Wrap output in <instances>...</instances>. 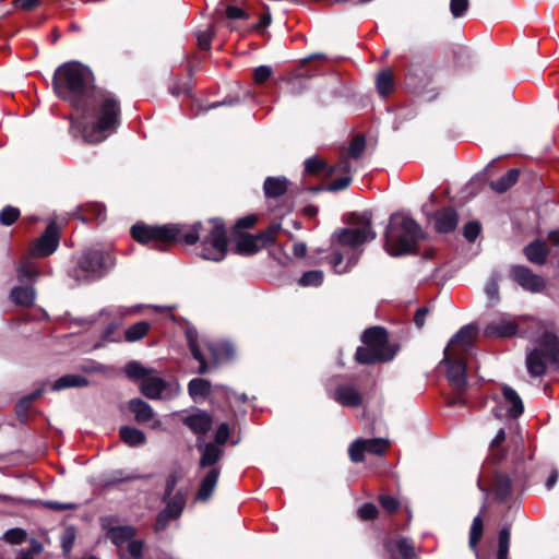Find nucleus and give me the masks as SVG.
<instances>
[{
    "label": "nucleus",
    "instance_id": "1",
    "mask_svg": "<svg viewBox=\"0 0 559 559\" xmlns=\"http://www.w3.org/2000/svg\"><path fill=\"white\" fill-rule=\"evenodd\" d=\"M131 235L138 242L157 250H164L174 241L183 240L187 245H193L201 239L200 255L214 262H221L227 253L226 229L219 218L198 222L190 227L177 224L155 227L135 224Z\"/></svg>",
    "mask_w": 559,
    "mask_h": 559
},
{
    "label": "nucleus",
    "instance_id": "2",
    "mask_svg": "<svg viewBox=\"0 0 559 559\" xmlns=\"http://www.w3.org/2000/svg\"><path fill=\"white\" fill-rule=\"evenodd\" d=\"M540 332L537 338L538 346L531 350L526 356L527 371L532 377H540L546 372L547 364L559 368V340L557 335L542 322L536 319L512 320L509 317H502L497 321L490 322L485 333L488 336L509 337L518 333L531 337L532 333L525 331L523 325Z\"/></svg>",
    "mask_w": 559,
    "mask_h": 559
},
{
    "label": "nucleus",
    "instance_id": "3",
    "mask_svg": "<svg viewBox=\"0 0 559 559\" xmlns=\"http://www.w3.org/2000/svg\"><path fill=\"white\" fill-rule=\"evenodd\" d=\"M83 115L80 120L73 121L71 128L79 132L87 143H100L117 131L120 123V104L114 94L97 92L92 103L81 108Z\"/></svg>",
    "mask_w": 559,
    "mask_h": 559
},
{
    "label": "nucleus",
    "instance_id": "4",
    "mask_svg": "<svg viewBox=\"0 0 559 559\" xmlns=\"http://www.w3.org/2000/svg\"><path fill=\"white\" fill-rule=\"evenodd\" d=\"M52 86L58 97L75 108H84L93 86V73L79 62H66L55 71Z\"/></svg>",
    "mask_w": 559,
    "mask_h": 559
},
{
    "label": "nucleus",
    "instance_id": "5",
    "mask_svg": "<svg viewBox=\"0 0 559 559\" xmlns=\"http://www.w3.org/2000/svg\"><path fill=\"white\" fill-rule=\"evenodd\" d=\"M423 238L420 226L412 217L394 214L385 231V249L391 255L411 253Z\"/></svg>",
    "mask_w": 559,
    "mask_h": 559
},
{
    "label": "nucleus",
    "instance_id": "6",
    "mask_svg": "<svg viewBox=\"0 0 559 559\" xmlns=\"http://www.w3.org/2000/svg\"><path fill=\"white\" fill-rule=\"evenodd\" d=\"M197 449L200 453V468H210L202 478L195 496L198 501L205 502L211 498L217 485L221 475V467L217 466V463L223 457L224 450L218 444L204 441L203 438H198Z\"/></svg>",
    "mask_w": 559,
    "mask_h": 559
},
{
    "label": "nucleus",
    "instance_id": "7",
    "mask_svg": "<svg viewBox=\"0 0 559 559\" xmlns=\"http://www.w3.org/2000/svg\"><path fill=\"white\" fill-rule=\"evenodd\" d=\"M349 226L341 228L332 234V241L349 248V251L366 242L372 241L377 234L372 229V216L370 212L353 213L348 218Z\"/></svg>",
    "mask_w": 559,
    "mask_h": 559
},
{
    "label": "nucleus",
    "instance_id": "8",
    "mask_svg": "<svg viewBox=\"0 0 559 559\" xmlns=\"http://www.w3.org/2000/svg\"><path fill=\"white\" fill-rule=\"evenodd\" d=\"M364 347H358L356 360L360 364L385 362L395 356L396 348L388 341L386 331L381 326H372L365 331Z\"/></svg>",
    "mask_w": 559,
    "mask_h": 559
},
{
    "label": "nucleus",
    "instance_id": "9",
    "mask_svg": "<svg viewBox=\"0 0 559 559\" xmlns=\"http://www.w3.org/2000/svg\"><path fill=\"white\" fill-rule=\"evenodd\" d=\"M187 340L189 344V348L194 357L200 362L199 366V373H205L210 370L211 365L217 366L218 364L226 361L230 359L234 356V348L233 346L227 342L222 343H212L206 342L205 348L209 352V359L210 362H207V358L205 354L200 349L198 345V333L194 329L188 328L187 329Z\"/></svg>",
    "mask_w": 559,
    "mask_h": 559
},
{
    "label": "nucleus",
    "instance_id": "10",
    "mask_svg": "<svg viewBox=\"0 0 559 559\" xmlns=\"http://www.w3.org/2000/svg\"><path fill=\"white\" fill-rule=\"evenodd\" d=\"M114 265L115 258L109 251L90 249L78 259L72 276L78 281L99 278Z\"/></svg>",
    "mask_w": 559,
    "mask_h": 559
},
{
    "label": "nucleus",
    "instance_id": "11",
    "mask_svg": "<svg viewBox=\"0 0 559 559\" xmlns=\"http://www.w3.org/2000/svg\"><path fill=\"white\" fill-rule=\"evenodd\" d=\"M388 448V440L382 438L357 439L350 443L348 454L354 463L364 461L365 453L383 455Z\"/></svg>",
    "mask_w": 559,
    "mask_h": 559
},
{
    "label": "nucleus",
    "instance_id": "12",
    "mask_svg": "<svg viewBox=\"0 0 559 559\" xmlns=\"http://www.w3.org/2000/svg\"><path fill=\"white\" fill-rule=\"evenodd\" d=\"M477 335V329L473 325L463 326L455 335L452 336L448 346L444 350H447V358L451 357V355H459L466 357L467 354L472 350L473 341Z\"/></svg>",
    "mask_w": 559,
    "mask_h": 559
},
{
    "label": "nucleus",
    "instance_id": "13",
    "mask_svg": "<svg viewBox=\"0 0 559 559\" xmlns=\"http://www.w3.org/2000/svg\"><path fill=\"white\" fill-rule=\"evenodd\" d=\"M59 246V228L55 222L46 227L45 233L37 238L32 247L31 254L37 258H44L52 254Z\"/></svg>",
    "mask_w": 559,
    "mask_h": 559
},
{
    "label": "nucleus",
    "instance_id": "14",
    "mask_svg": "<svg viewBox=\"0 0 559 559\" xmlns=\"http://www.w3.org/2000/svg\"><path fill=\"white\" fill-rule=\"evenodd\" d=\"M466 357L459 355H451L447 358V350H444V357L442 362L448 367L447 378L453 389L459 393L462 392L466 386Z\"/></svg>",
    "mask_w": 559,
    "mask_h": 559
},
{
    "label": "nucleus",
    "instance_id": "15",
    "mask_svg": "<svg viewBox=\"0 0 559 559\" xmlns=\"http://www.w3.org/2000/svg\"><path fill=\"white\" fill-rule=\"evenodd\" d=\"M510 276L523 289L528 290L531 293H540L546 287L545 280L524 265L512 266L510 271Z\"/></svg>",
    "mask_w": 559,
    "mask_h": 559
},
{
    "label": "nucleus",
    "instance_id": "16",
    "mask_svg": "<svg viewBox=\"0 0 559 559\" xmlns=\"http://www.w3.org/2000/svg\"><path fill=\"white\" fill-rule=\"evenodd\" d=\"M129 408L134 414L138 423L147 425L151 428L157 429L160 427V420L156 417L153 408L140 399H133L129 402Z\"/></svg>",
    "mask_w": 559,
    "mask_h": 559
},
{
    "label": "nucleus",
    "instance_id": "17",
    "mask_svg": "<svg viewBox=\"0 0 559 559\" xmlns=\"http://www.w3.org/2000/svg\"><path fill=\"white\" fill-rule=\"evenodd\" d=\"M141 390L146 397L152 400L162 399L168 395V391H174L171 384L158 377H146L142 381Z\"/></svg>",
    "mask_w": 559,
    "mask_h": 559
},
{
    "label": "nucleus",
    "instance_id": "18",
    "mask_svg": "<svg viewBox=\"0 0 559 559\" xmlns=\"http://www.w3.org/2000/svg\"><path fill=\"white\" fill-rule=\"evenodd\" d=\"M361 250H353L346 253V262L344 263V254L340 251H334L331 255L329 263L337 274H345L349 272L359 261Z\"/></svg>",
    "mask_w": 559,
    "mask_h": 559
},
{
    "label": "nucleus",
    "instance_id": "19",
    "mask_svg": "<svg viewBox=\"0 0 559 559\" xmlns=\"http://www.w3.org/2000/svg\"><path fill=\"white\" fill-rule=\"evenodd\" d=\"M183 423L194 433L204 435L211 429L213 420L206 412L198 409L197 412L186 416L183 418Z\"/></svg>",
    "mask_w": 559,
    "mask_h": 559
},
{
    "label": "nucleus",
    "instance_id": "20",
    "mask_svg": "<svg viewBox=\"0 0 559 559\" xmlns=\"http://www.w3.org/2000/svg\"><path fill=\"white\" fill-rule=\"evenodd\" d=\"M526 259L537 265H544L549 257V248L542 240H535L524 247Z\"/></svg>",
    "mask_w": 559,
    "mask_h": 559
},
{
    "label": "nucleus",
    "instance_id": "21",
    "mask_svg": "<svg viewBox=\"0 0 559 559\" xmlns=\"http://www.w3.org/2000/svg\"><path fill=\"white\" fill-rule=\"evenodd\" d=\"M110 540L117 546L120 551L124 546L131 543L135 535V530L130 525L111 527L108 533Z\"/></svg>",
    "mask_w": 559,
    "mask_h": 559
},
{
    "label": "nucleus",
    "instance_id": "22",
    "mask_svg": "<svg viewBox=\"0 0 559 559\" xmlns=\"http://www.w3.org/2000/svg\"><path fill=\"white\" fill-rule=\"evenodd\" d=\"M334 400L343 406H358L361 403V394L353 385H340L334 393Z\"/></svg>",
    "mask_w": 559,
    "mask_h": 559
},
{
    "label": "nucleus",
    "instance_id": "23",
    "mask_svg": "<svg viewBox=\"0 0 559 559\" xmlns=\"http://www.w3.org/2000/svg\"><path fill=\"white\" fill-rule=\"evenodd\" d=\"M435 225L440 233H450L455 229L457 225V215L451 207L443 209L436 213Z\"/></svg>",
    "mask_w": 559,
    "mask_h": 559
},
{
    "label": "nucleus",
    "instance_id": "24",
    "mask_svg": "<svg viewBox=\"0 0 559 559\" xmlns=\"http://www.w3.org/2000/svg\"><path fill=\"white\" fill-rule=\"evenodd\" d=\"M502 395L508 406L507 413L510 417H518L523 413V403L519 394L510 386H502Z\"/></svg>",
    "mask_w": 559,
    "mask_h": 559
},
{
    "label": "nucleus",
    "instance_id": "25",
    "mask_svg": "<svg viewBox=\"0 0 559 559\" xmlns=\"http://www.w3.org/2000/svg\"><path fill=\"white\" fill-rule=\"evenodd\" d=\"M88 380L84 376L81 374H64L57 379L51 384L52 391H61L66 389H72V388H84L88 385Z\"/></svg>",
    "mask_w": 559,
    "mask_h": 559
},
{
    "label": "nucleus",
    "instance_id": "26",
    "mask_svg": "<svg viewBox=\"0 0 559 559\" xmlns=\"http://www.w3.org/2000/svg\"><path fill=\"white\" fill-rule=\"evenodd\" d=\"M288 189V180L285 177H267L263 185L267 198L282 197Z\"/></svg>",
    "mask_w": 559,
    "mask_h": 559
},
{
    "label": "nucleus",
    "instance_id": "27",
    "mask_svg": "<svg viewBox=\"0 0 559 559\" xmlns=\"http://www.w3.org/2000/svg\"><path fill=\"white\" fill-rule=\"evenodd\" d=\"M10 296L16 305L29 307L35 301L36 292L32 286H15L12 288Z\"/></svg>",
    "mask_w": 559,
    "mask_h": 559
},
{
    "label": "nucleus",
    "instance_id": "28",
    "mask_svg": "<svg viewBox=\"0 0 559 559\" xmlns=\"http://www.w3.org/2000/svg\"><path fill=\"white\" fill-rule=\"evenodd\" d=\"M262 249L257 235H241L237 240V251L241 254H254Z\"/></svg>",
    "mask_w": 559,
    "mask_h": 559
},
{
    "label": "nucleus",
    "instance_id": "29",
    "mask_svg": "<svg viewBox=\"0 0 559 559\" xmlns=\"http://www.w3.org/2000/svg\"><path fill=\"white\" fill-rule=\"evenodd\" d=\"M120 438L129 447H139L145 443V435L140 429L123 426L120 428Z\"/></svg>",
    "mask_w": 559,
    "mask_h": 559
},
{
    "label": "nucleus",
    "instance_id": "30",
    "mask_svg": "<svg viewBox=\"0 0 559 559\" xmlns=\"http://www.w3.org/2000/svg\"><path fill=\"white\" fill-rule=\"evenodd\" d=\"M519 174L520 173L518 169H515V168L510 169L507 174H504L498 180L491 181L490 188L498 193L506 192L518 181Z\"/></svg>",
    "mask_w": 559,
    "mask_h": 559
},
{
    "label": "nucleus",
    "instance_id": "31",
    "mask_svg": "<svg viewBox=\"0 0 559 559\" xmlns=\"http://www.w3.org/2000/svg\"><path fill=\"white\" fill-rule=\"evenodd\" d=\"M39 276V271L37 270L34 262H32L28 258H25L21 261L17 267V277L21 282H33Z\"/></svg>",
    "mask_w": 559,
    "mask_h": 559
},
{
    "label": "nucleus",
    "instance_id": "32",
    "mask_svg": "<svg viewBox=\"0 0 559 559\" xmlns=\"http://www.w3.org/2000/svg\"><path fill=\"white\" fill-rule=\"evenodd\" d=\"M376 86L380 95L386 96L394 91L395 84L390 70H383L377 75Z\"/></svg>",
    "mask_w": 559,
    "mask_h": 559
},
{
    "label": "nucleus",
    "instance_id": "33",
    "mask_svg": "<svg viewBox=\"0 0 559 559\" xmlns=\"http://www.w3.org/2000/svg\"><path fill=\"white\" fill-rule=\"evenodd\" d=\"M189 394L193 400L204 397L210 393L211 383L205 379H192L188 385Z\"/></svg>",
    "mask_w": 559,
    "mask_h": 559
},
{
    "label": "nucleus",
    "instance_id": "34",
    "mask_svg": "<svg viewBox=\"0 0 559 559\" xmlns=\"http://www.w3.org/2000/svg\"><path fill=\"white\" fill-rule=\"evenodd\" d=\"M329 168L330 166L317 156L309 157L305 160V171L309 175L324 174L328 176Z\"/></svg>",
    "mask_w": 559,
    "mask_h": 559
},
{
    "label": "nucleus",
    "instance_id": "35",
    "mask_svg": "<svg viewBox=\"0 0 559 559\" xmlns=\"http://www.w3.org/2000/svg\"><path fill=\"white\" fill-rule=\"evenodd\" d=\"M150 324L145 321L138 322L126 330L124 336L128 342H136L143 338L148 332Z\"/></svg>",
    "mask_w": 559,
    "mask_h": 559
},
{
    "label": "nucleus",
    "instance_id": "36",
    "mask_svg": "<svg viewBox=\"0 0 559 559\" xmlns=\"http://www.w3.org/2000/svg\"><path fill=\"white\" fill-rule=\"evenodd\" d=\"M143 543L133 539L119 551L121 559H142Z\"/></svg>",
    "mask_w": 559,
    "mask_h": 559
},
{
    "label": "nucleus",
    "instance_id": "37",
    "mask_svg": "<svg viewBox=\"0 0 559 559\" xmlns=\"http://www.w3.org/2000/svg\"><path fill=\"white\" fill-rule=\"evenodd\" d=\"M324 273L320 270H312L305 272L299 278V285L304 287L319 286L322 284Z\"/></svg>",
    "mask_w": 559,
    "mask_h": 559
},
{
    "label": "nucleus",
    "instance_id": "38",
    "mask_svg": "<svg viewBox=\"0 0 559 559\" xmlns=\"http://www.w3.org/2000/svg\"><path fill=\"white\" fill-rule=\"evenodd\" d=\"M185 507V498L181 493H176L166 504L165 511L171 516V518H178Z\"/></svg>",
    "mask_w": 559,
    "mask_h": 559
},
{
    "label": "nucleus",
    "instance_id": "39",
    "mask_svg": "<svg viewBox=\"0 0 559 559\" xmlns=\"http://www.w3.org/2000/svg\"><path fill=\"white\" fill-rule=\"evenodd\" d=\"M126 373L129 378L132 379H145L150 374V370L143 367L138 361H130L126 365Z\"/></svg>",
    "mask_w": 559,
    "mask_h": 559
},
{
    "label": "nucleus",
    "instance_id": "40",
    "mask_svg": "<svg viewBox=\"0 0 559 559\" xmlns=\"http://www.w3.org/2000/svg\"><path fill=\"white\" fill-rule=\"evenodd\" d=\"M395 545L403 559H417L415 547L409 539L400 538Z\"/></svg>",
    "mask_w": 559,
    "mask_h": 559
},
{
    "label": "nucleus",
    "instance_id": "41",
    "mask_svg": "<svg viewBox=\"0 0 559 559\" xmlns=\"http://www.w3.org/2000/svg\"><path fill=\"white\" fill-rule=\"evenodd\" d=\"M510 546V530L508 527H503L499 532V549H498V559H508Z\"/></svg>",
    "mask_w": 559,
    "mask_h": 559
},
{
    "label": "nucleus",
    "instance_id": "42",
    "mask_svg": "<svg viewBox=\"0 0 559 559\" xmlns=\"http://www.w3.org/2000/svg\"><path fill=\"white\" fill-rule=\"evenodd\" d=\"M26 537V531L20 527L8 530L3 535L4 540L12 545H20L24 543Z\"/></svg>",
    "mask_w": 559,
    "mask_h": 559
},
{
    "label": "nucleus",
    "instance_id": "43",
    "mask_svg": "<svg viewBox=\"0 0 559 559\" xmlns=\"http://www.w3.org/2000/svg\"><path fill=\"white\" fill-rule=\"evenodd\" d=\"M365 146H366L365 138L362 135L355 136L352 140L350 145H349L348 157L358 159L361 156V154L365 150Z\"/></svg>",
    "mask_w": 559,
    "mask_h": 559
},
{
    "label": "nucleus",
    "instance_id": "44",
    "mask_svg": "<svg viewBox=\"0 0 559 559\" xmlns=\"http://www.w3.org/2000/svg\"><path fill=\"white\" fill-rule=\"evenodd\" d=\"M483 534V520L479 515L474 518L472 526H471V533H469V545L472 548H475L478 540L480 539Z\"/></svg>",
    "mask_w": 559,
    "mask_h": 559
},
{
    "label": "nucleus",
    "instance_id": "45",
    "mask_svg": "<svg viewBox=\"0 0 559 559\" xmlns=\"http://www.w3.org/2000/svg\"><path fill=\"white\" fill-rule=\"evenodd\" d=\"M485 293L491 302H496L499 299V285L498 276L491 275L485 286Z\"/></svg>",
    "mask_w": 559,
    "mask_h": 559
},
{
    "label": "nucleus",
    "instance_id": "46",
    "mask_svg": "<svg viewBox=\"0 0 559 559\" xmlns=\"http://www.w3.org/2000/svg\"><path fill=\"white\" fill-rule=\"evenodd\" d=\"M19 215H20L19 209L13 207V206H5L0 212V224L10 226L17 219Z\"/></svg>",
    "mask_w": 559,
    "mask_h": 559
},
{
    "label": "nucleus",
    "instance_id": "47",
    "mask_svg": "<svg viewBox=\"0 0 559 559\" xmlns=\"http://www.w3.org/2000/svg\"><path fill=\"white\" fill-rule=\"evenodd\" d=\"M41 392H43V390H40V389L36 390L32 394H29V395H27V396H25V397L20 400V402L16 405V412H17L19 416H22V415L26 414L31 403L35 399L39 397L41 395Z\"/></svg>",
    "mask_w": 559,
    "mask_h": 559
},
{
    "label": "nucleus",
    "instance_id": "48",
    "mask_svg": "<svg viewBox=\"0 0 559 559\" xmlns=\"http://www.w3.org/2000/svg\"><path fill=\"white\" fill-rule=\"evenodd\" d=\"M360 520H373L378 514V509L373 503H365L357 510Z\"/></svg>",
    "mask_w": 559,
    "mask_h": 559
},
{
    "label": "nucleus",
    "instance_id": "49",
    "mask_svg": "<svg viewBox=\"0 0 559 559\" xmlns=\"http://www.w3.org/2000/svg\"><path fill=\"white\" fill-rule=\"evenodd\" d=\"M230 435V429L227 423H223L218 426L215 432V441L214 444H218L219 447H224L227 442Z\"/></svg>",
    "mask_w": 559,
    "mask_h": 559
},
{
    "label": "nucleus",
    "instance_id": "50",
    "mask_svg": "<svg viewBox=\"0 0 559 559\" xmlns=\"http://www.w3.org/2000/svg\"><path fill=\"white\" fill-rule=\"evenodd\" d=\"M353 170H354V168L350 163V157L343 156L336 166L329 168L328 176H331L332 174L337 173V171L348 175Z\"/></svg>",
    "mask_w": 559,
    "mask_h": 559
},
{
    "label": "nucleus",
    "instance_id": "51",
    "mask_svg": "<svg viewBox=\"0 0 559 559\" xmlns=\"http://www.w3.org/2000/svg\"><path fill=\"white\" fill-rule=\"evenodd\" d=\"M468 8V0H451L450 10L454 17H461Z\"/></svg>",
    "mask_w": 559,
    "mask_h": 559
},
{
    "label": "nucleus",
    "instance_id": "52",
    "mask_svg": "<svg viewBox=\"0 0 559 559\" xmlns=\"http://www.w3.org/2000/svg\"><path fill=\"white\" fill-rule=\"evenodd\" d=\"M272 75V69L269 66H260L253 71V80L258 84L264 83Z\"/></svg>",
    "mask_w": 559,
    "mask_h": 559
},
{
    "label": "nucleus",
    "instance_id": "53",
    "mask_svg": "<svg viewBox=\"0 0 559 559\" xmlns=\"http://www.w3.org/2000/svg\"><path fill=\"white\" fill-rule=\"evenodd\" d=\"M480 231V225L477 222H469L464 226L463 234L464 237L469 240L474 241Z\"/></svg>",
    "mask_w": 559,
    "mask_h": 559
},
{
    "label": "nucleus",
    "instance_id": "54",
    "mask_svg": "<svg viewBox=\"0 0 559 559\" xmlns=\"http://www.w3.org/2000/svg\"><path fill=\"white\" fill-rule=\"evenodd\" d=\"M379 502L381 507L388 512H395L399 508V502L395 498L386 495H382L379 497Z\"/></svg>",
    "mask_w": 559,
    "mask_h": 559
},
{
    "label": "nucleus",
    "instance_id": "55",
    "mask_svg": "<svg viewBox=\"0 0 559 559\" xmlns=\"http://www.w3.org/2000/svg\"><path fill=\"white\" fill-rule=\"evenodd\" d=\"M352 181V177L349 175L343 176L341 178H337L336 180L332 181L328 190L329 191H340L346 189Z\"/></svg>",
    "mask_w": 559,
    "mask_h": 559
},
{
    "label": "nucleus",
    "instance_id": "56",
    "mask_svg": "<svg viewBox=\"0 0 559 559\" xmlns=\"http://www.w3.org/2000/svg\"><path fill=\"white\" fill-rule=\"evenodd\" d=\"M211 38H212L211 29L198 32V34H197L198 46L203 50L210 49Z\"/></svg>",
    "mask_w": 559,
    "mask_h": 559
},
{
    "label": "nucleus",
    "instance_id": "57",
    "mask_svg": "<svg viewBox=\"0 0 559 559\" xmlns=\"http://www.w3.org/2000/svg\"><path fill=\"white\" fill-rule=\"evenodd\" d=\"M174 518H171L165 510H163L158 515H157V519H156V523H155V530L156 531H163L166 528V526L168 525V522L170 520H173Z\"/></svg>",
    "mask_w": 559,
    "mask_h": 559
},
{
    "label": "nucleus",
    "instance_id": "58",
    "mask_svg": "<svg viewBox=\"0 0 559 559\" xmlns=\"http://www.w3.org/2000/svg\"><path fill=\"white\" fill-rule=\"evenodd\" d=\"M257 219H258L257 216L253 214L247 215L245 217L239 218L236 222L235 227L236 228H250L257 223Z\"/></svg>",
    "mask_w": 559,
    "mask_h": 559
},
{
    "label": "nucleus",
    "instance_id": "59",
    "mask_svg": "<svg viewBox=\"0 0 559 559\" xmlns=\"http://www.w3.org/2000/svg\"><path fill=\"white\" fill-rule=\"evenodd\" d=\"M226 14L229 19H247L248 16L242 9L234 5L227 8Z\"/></svg>",
    "mask_w": 559,
    "mask_h": 559
},
{
    "label": "nucleus",
    "instance_id": "60",
    "mask_svg": "<svg viewBox=\"0 0 559 559\" xmlns=\"http://www.w3.org/2000/svg\"><path fill=\"white\" fill-rule=\"evenodd\" d=\"M257 236L259 238V241H260L262 248L267 245L273 243L275 240V236L273 234H271L270 231H267V229L259 233Z\"/></svg>",
    "mask_w": 559,
    "mask_h": 559
},
{
    "label": "nucleus",
    "instance_id": "61",
    "mask_svg": "<svg viewBox=\"0 0 559 559\" xmlns=\"http://www.w3.org/2000/svg\"><path fill=\"white\" fill-rule=\"evenodd\" d=\"M504 439H506L504 430L499 429L495 439L491 442V445H490L492 455H496V449L504 441Z\"/></svg>",
    "mask_w": 559,
    "mask_h": 559
},
{
    "label": "nucleus",
    "instance_id": "62",
    "mask_svg": "<svg viewBox=\"0 0 559 559\" xmlns=\"http://www.w3.org/2000/svg\"><path fill=\"white\" fill-rule=\"evenodd\" d=\"M427 313H428V309L427 308H419L416 311L415 317H414V322H415V324L418 328H423L424 326Z\"/></svg>",
    "mask_w": 559,
    "mask_h": 559
},
{
    "label": "nucleus",
    "instance_id": "63",
    "mask_svg": "<svg viewBox=\"0 0 559 559\" xmlns=\"http://www.w3.org/2000/svg\"><path fill=\"white\" fill-rule=\"evenodd\" d=\"M50 509L61 511V510H72L75 508L73 503H60L57 501H48L46 503Z\"/></svg>",
    "mask_w": 559,
    "mask_h": 559
},
{
    "label": "nucleus",
    "instance_id": "64",
    "mask_svg": "<svg viewBox=\"0 0 559 559\" xmlns=\"http://www.w3.org/2000/svg\"><path fill=\"white\" fill-rule=\"evenodd\" d=\"M272 21L271 14L269 12L261 15L260 21L258 24L253 26L255 31H261L270 25Z\"/></svg>",
    "mask_w": 559,
    "mask_h": 559
}]
</instances>
